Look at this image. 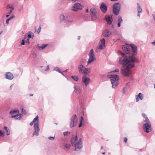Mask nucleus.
I'll return each instance as SVG.
<instances>
[{
  "label": "nucleus",
  "instance_id": "nucleus-1",
  "mask_svg": "<svg viewBox=\"0 0 155 155\" xmlns=\"http://www.w3.org/2000/svg\"><path fill=\"white\" fill-rule=\"evenodd\" d=\"M122 57L119 59V63L122 65L121 73L124 76H128L132 73L131 68L134 65V63H138L139 61L136 58L129 54H126L123 52L119 51Z\"/></svg>",
  "mask_w": 155,
  "mask_h": 155
},
{
  "label": "nucleus",
  "instance_id": "nucleus-2",
  "mask_svg": "<svg viewBox=\"0 0 155 155\" xmlns=\"http://www.w3.org/2000/svg\"><path fill=\"white\" fill-rule=\"evenodd\" d=\"M130 46L131 48V50L130 51V49L127 48V46L124 45L122 47V48L126 53V54H128L130 53V54H132V56L134 57L137 54V47L134 44H131Z\"/></svg>",
  "mask_w": 155,
  "mask_h": 155
},
{
  "label": "nucleus",
  "instance_id": "nucleus-3",
  "mask_svg": "<svg viewBox=\"0 0 155 155\" xmlns=\"http://www.w3.org/2000/svg\"><path fill=\"white\" fill-rule=\"evenodd\" d=\"M77 140L78 137L77 134H76L75 137H71V142L72 145H73V144L74 145V147H75L74 150L78 151L82 148L83 146L81 138H80L77 142L74 144Z\"/></svg>",
  "mask_w": 155,
  "mask_h": 155
},
{
  "label": "nucleus",
  "instance_id": "nucleus-4",
  "mask_svg": "<svg viewBox=\"0 0 155 155\" xmlns=\"http://www.w3.org/2000/svg\"><path fill=\"white\" fill-rule=\"evenodd\" d=\"M32 121L34 123L37 121L36 123H35L34 125L35 131L33 133V135L34 136L35 134L37 136H38L39 135V133L40 130L38 124V115L36 116V117L34 118Z\"/></svg>",
  "mask_w": 155,
  "mask_h": 155
},
{
  "label": "nucleus",
  "instance_id": "nucleus-5",
  "mask_svg": "<svg viewBox=\"0 0 155 155\" xmlns=\"http://www.w3.org/2000/svg\"><path fill=\"white\" fill-rule=\"evenodd\" d=\"M110 78V81L112 85L113 88H116L118 84V80L119 79V77L117 75H113Z\"/></svg>",
  "mask_w": 155,
  "mask_h": 155
},
{
  "label": "nucleus",
  "instance_id": "nucleus-6",
  "mask_svg": "<svg viewBox=\"0 0 155 155\" xmlns=\"http://www.w3.org/2000/svg\"><path fill=\"white\" fill-rule=\"evenodd\" d=\"M78 119L76 115L74 114L71 117L70 126L71 127H76L77 125Z\"/></svg>",
  "mask_w": 155,
  "mask_h": 155
},
{
  "label": "nucleus",
  "instance_id": "nucleus-7",
  "mask_svg": "<svg viewBox=\"0 0 155 155\" xmlns=\"http://www.w3.org/2000/svg\"><path fill=\"white\" fill-rule=\"evenodd\" d=\"M120 8V4L117 3L114 4L113 6V12L116 15L119 14Z\"/></svg>",
  "mask_w": 155,
  "mask_h": 155
},
{
  "label": "nucleus",
  "instance_id": "nucleus-8",
  "mask_svg": "<svg viewBox=\"0 0 155 155\" xmlns=\"http://www.w3.org/2000/svg\"><path fill=\"white\" fill-rule=\"evenodd\" d=\"M89 55V58L88 60L87 61V64H88L91 62H92L95 60V58L94 57V51L93 49L91 50Z\"/></svg>",
  "mask_w": 155,
  "mask_h": 155
},
{
  "label": "nucleus",
  "instance_id": "nucleus-9",
  "mask_svg": "<svg viewBox=\"0 0 155 155\" xmlns=\"http://www.w3.org/2000/svg\"><path fill=\"white\" fill-rule=\"evenodd\" d=\"M143 130L146 133H149L151 130V126L150 123H145L143 126Z\"/></svg>",
  "mask_w": 155,
  "mask_h": 155
},
{
  "label": "nucleus",
  "instance_id": "nucleus-10",
  "mask_svg": "<svg viewBox=\"0 0 155 155\" xmlns=\"http://www.w3.org/2000/svg\"><path fill=\"white\" fill-rule=\"evenodd\" d=\"M83 6L80 3H76L72 6V10L74 11H77L79 10L82 9Z\"/></svg>",
  "mask_w": 155,
  "mask_h": 155
},
{
  "label": "nucleus",
  "instance_id": "nucleus-11",
  "mask_svg": "<svg viewBox=\"0 0 155 155\" xmlns=\"http://www.w3.org/2000/svg\"><path fill=\"white\" fill-rule=\"evenodd\" d=\"M90 15L93 20H95L97 19L96 11L95 8H91L90 10Z\"/></svg>",
  "mask_w": 155,
  "mask_h": 155
},
{
  "label": "nucleus",
  "instance_id": "nucleus-12",
  "mask_svg": "<svg viewBox=\"0 0 155 155\" xmlns=\"http://www.w3.org/2000/svg\"><path fill=\"white\" fill-rule=\"evenodd\" d=\"M111 33L109 29H107L103 31L102 35L104 37L107 38L111 34Z\"/></svg>",
  "mask_w": 155,
  "mask_h": 155
},
{
  "label": "nucleus",
  "instance_id": "nucleus-13",
  "mask_svg": "<svg viewBox=\"0 0 155 155\" xmlns=\"http://www.w3.org/2000/svg\"><path fill=\"white\" fill-rule=\"evenodd\" d=\"M83 82L85 84L86 86L90 83L91 81L90 79L88 78H87L86 76H84L82 78Z\"/></svg>",
  "mask_w": 155,
  "mask_h": 155
},
{
  "label": "nucleus",
  "instance_id": "nucleus-14",
  "mask_svg": "<svg viewBox=\"0 0 155 155\" xmlns=\"http://www.w3.org/2000/svg\"><path fill=\"white\" fill-rule=\"evenodd\" d=\"M5 76L6 78L10 80H12L14 78L13 74L10 72H6Z\"/></svg>",
  "mask_w": 155,
  "mask_h": 155
},
{
  "label": "nucleus",
  "instance_id": "nucleus-15",
  "mask_svg": "<svg viewBox=\"0 0 155 155\" xmlns=\"http://www.w3.org/2000/svg\"><path fill=\"white\" fill-rule=\"evenodd\" d=\"M74 92L77 94H80L81 92V89L80 86L74 85Z\"/></svg>",
  "mask_w": 155,
  "mask_h": 155
},
{
  "label": "nucleus",
  "instance_id": "nucleus-16",
  "mask_svg": "<svg viewBox=\"0 0 155 155\" xmlns=\"http://www.w3.org/2000/svg\"><path fill=\"white\" fill-rule=\"evenodd\" d=\"M113 75H107L103 74L101 75V78L103 81H105L107 80V79L111 78Z\"/></svg>",
  "mask_w": 155,
  "mask_h": 155
},
{
  "label": "nucleus",
  "instance_id": "nucleus-17",
  "mask_svg": "<svg viewBox=\"0 0 155 155\" xmlns=\"http://www.w3.org/2000/svg\"><path fill=\"white\" fill-rule=\"evenodd\" d=\"M100 8L104 13H105L107 11V7L103 3H102L100 6Z\"/></svg>",
  "mask_w": 155,
  "mask_h": 155
},
{
  "label": "nucleus",
  "instance_id": "nucleus-18",
  "mask_svg": "<svg viewBox=\"0 0 155 155\" xmlns=\"http://www.w3.org/2000/svg\"><path fill=\"white\" fill-rule=\"evenodd\" d=\"M143 98V95L141 93H139L136 96V101L138 102L139 100H142Z\"/></svg>",
  "mask_w": 155,
  "mask_h": 155
},
{
  "label": "nucleus",
  "instance_id": "nucleus-19",
  "mask_svg": "<svg viewBox=\"0 0 155 155\" xmlns=\"http://www.w3.org/2000/svg\"><path fill=\"white\" fill-rule=\"evenodd\" d=\"M101 44L99 45L98 47V48L100 49H103V46H105V39L104 38H103L101 40Z\"/></svg>",
  "mask_w": 155,
  "mask_h": 155
},
{
  "label": "nucleus",
  "instance_id": "nucleus-20",
  "mask_svg": "<svg viewBox=\"0 0 155 155\" xmlns=\"http://www.w3.org/2000/svg\"><path fill=\"white\" fill-rule=\"evenodd\" d=\"M22 115L21 114H17L15 115H13L11 116L12 118H15L16 120H20L21 119Z\"/></svg>",
  "mask_w": 155,
  "mask_h": 155
},
{
  "label": "nucleus",
  "instance_id": "nucleus-21",
  "mask_svg": "<svg viewBox=\"0 0 155 155\" xmlns=\"http://www.w3.org/2000/svg\"><path fill=\"white\" fill-rule=\"evenodd\" d=\"M85 68V67L84 65L82 64H80L78 67V71L80 73H82Z\"/></svg>",
  "mask_w": 155,
  "mask_h": 155
},
{
  "label": "nucleus",
  "instance_id": "nucleus-22",
  "mask_svg": "<svg viewBox=\"0 0 155 155\" xmlns=\"http://www.w3.org/2000/svg\"><path fill=\"white\" fill-rule=\"evenodd\" d=\"M105 18L107 23L110 25L112 23V21L110 19V16L109 15H106Z\"/></svg>",
  "mask_w": 155,
  "mask_h": 155
},
{
  "label": "nucleus",
  "instance_id": "nucleus-23",
  "mask_svg": "<svg viewBox=\"0 0 155 155\" xmlns=\"http://www.w3.org/2000/svg\"><path fill=\"white\" fill-rule=\"evenodd\" d=\"M91 72V69L90 68H85L84 71H83L82 74L86 75L90 73Z\"/></svg>",
  "mask_w": 155,
  "mask_h": 155
},
{
  "label": "nucleus",
  "instance_id": "nucleus-24",
  "mask_svg": "<svg viewBox=\"0 0 155 155\" xmlns=\"http://www.w3.org/2000/svg\"><path fill=\"white\" fill-rule=\"evenodd\" d=\"M48 45L47 44H44L42 46H39V45L38 44L37 46V48L38 50L43 49L46 48Z\"/></svg>",
  "mask_w": 155,
  "mask_h": 155
},
{
  "label": "nucleus",
  "instance_id": "nucleus-25",
  "mask_svg": "<svg viewBox=\"0 0 155 155\" xmlns=\"http://www.w3.org/2000/svg\"><path fill=\"white\" fill-rule=\"evenodd\" d=\"M122 19L121 17L119 16L118 18V24L117 26L118 27H119L121 26V24L122 22Z\"/></svg>",
  "mask_w": 155,
  "mask_h": 155
},
{
  "label": "nucleus",
  "instance_id": "nucleus-26",
  "mask_svg": "<svg viewBox=\"0 0 155 155\" xmlns=\"http://www.w3.org/2000/svg\"><path fill=\"white\" fill-rule=\"evenodd\" d=\"M31 32H28V33H29V34H26L25 35V38H26L27 37H28V38L27 39V40L28 41V43H29V38H31Z\"/></svg>",
  "mask_w": 155,
  "mask_h": 155
},
{
  "label": "nucleus",
  "instance_id": "nucleus-27",
  "mask_svg": "<svg viewBox=\"0 0 155 155\" xmlns=\"http://www.w3.org/2000/svg\"><path fill=\"white\" fill-rule=\"evenodd\" d=\"M71 146L70 144L69 143H67V144H64L63 145V148L65 149H69L70 148Z\"/></svg>",
  "mask_w": 155,
  "mask_h": 155
},
{
  "label": "nucleus",
  "instance_id": "nucleus-28",
  "mask_svg": "<svg viewBox=\"0 0 155 155\" xmlns=\"http://www.w3.org/2000/svg\"><path fill=\"white\" fill-rule=\"evenodd\" d=\"M19 113V111L17 109V110H12L10 112V114H16V113H17V114H18Z\"/></svg>",
  "mask_w": 155,
  "mask_h": 155
},
{
  "label": "nucleus",
  "instance_id": "nucleus-29",
  "mask_svg": "<svg viewBox=\"0 0 155 155\" xmlns=\"http://www.w3.org/2000/svg\"><path fill=\"white\" fill-rule=\"evenodd\" d=\"M3 129L5 130L6 132V134L7 135H9L10 134V131L9 129L8 128V127L6 126H5Z\"/></svg>",
  "mask_w": 155,
  "mask_h": 155
},
{
  "label": "nucleus",
  "instance_id": "nucleus-30",
  "mask_svg": "<svg viewBox=\"0 0 155 155\" xmlns=\"http://www.w3.org/2000/svg\"><path fill=\"white\" fill-rule=\"evenodd\" d=\"M137 5H138V7L137 8V12L138 13H140L142 12V8L138 3L137 4Z\"/></svg>",
  "mask_w": 155,
  "mask_h": 155
},
{
  "label": "nucleus",
  "instance_id": "nucleus-31",
  "mask_svg": "<svg viewBox=\"0 0 155 155\" xmlns=\"http://www.w3.org/2000/svg\"><path fill=\"white\" fill-rule=\"evenodd\" d=\"M83 120H84L83 117L82 116L81 117V118H80V123L79 125V127H81L82 126V121Z\"/></svg>",
  "mask_w": 155,
  "mask_h": 155
},
{
  "label": "nucleus",
  "instance_id": "nucleus-32",
  "mask_svg": "<svg viewBox=\"0 0 155 155\" xmlns=\"http://www.w3.org/2000/svg\"><path fill=\"white\" fill-rule=\"evenodd\" d=\"M71 77L75 81H77L78 80V77L76 76H72Z\"/></svg>",
  "mask_w": 155,
  "mask_h": 155
},
{
  "label": "nucleus",
  "instance_id": "nucleus-33",
  "mask_svg": "<svg viewBox=\"0 0 155 155\" xmlns=\"http://www.w3.org/2000/svg\"><path fill=\"white\" fill-rule=\"evenodd\" d=\"M54 70L56 71H58L60 73H61V70L57 67L55 68L54 69Z\"/></svg>",
  "mask_w": 155,
  "mask_h": 155
},
{
  "label": "nucleus",
  "instance_id": "nucleus-34",
  "mask_svg": "<svg viewBox=\"0 0 155 155\" xmlns=\"http://www.w3.org/2000/svg\"><path fill=\"white\" fill-rule=\"evenodd\" d=\"M4 134L5 132L3 131L0 130V136L2 137H4L5 136Z\"/></svg>",
  "mask_w": 155,
  "mask_h": 155
},
{
  "label": "nucleus",
  "instance_id": "nucleus-35",
  "mask_svg": "<svg viewBox=\"0 0 155 155\" xmlns=\"http://www.w3.org/2000/svg\"><path fill=\"white\" fill-rule=\"evenodd\" d=\"M41 26L40 25L39 28H38L37 31V32L38 33V34H39L41 31Z\"/></svg>",
  "mask_w": 155,
  "mask_h": 155
},
{
  "label": "nucleus",
  "instance_id": "nucleus-36",
  "mask_svg": "<svg viewBox=\"0 0 155 155\" xmlns=\"http://www.w3.org/2000/svg\"><path fill=\"white\" fill-rule=\"evenodd\" d=\"M145 118L146 120L144 121V122H145V123H150L147 117Z\"/></svg>",
  "mask_w": 155,
  "mask_h": 155
},
{
  "label": "nucleus",
  "instance_id": "nucleus-37",
  "mask_svg": "<svg viewBox=\"0 0 155 155\" xmlns=\"http://www.w3.org/2000/svg\"><path fill=\"white\" fill-rule=\"evenodd\" d=\"M85 62V61L84 60H81L80 62V64H82L83 65V64H84V63Z\"/></svg>",
  "mask_w": 155,
  "mask_h": 155
},
{
  "label": "nucleus",
  "instance_id": "nucleus-38",
  "mask_svg": "<svg viewBox=\"0 0 155 155\" xmlns=\"http://www.w3.org/2000/svg\"><path fill=\"white\" fill-rule=\"evenodd\" d=\"M10 8L12 9V10L14 9V8L12 6H10V5L9 4L7 6V8Z\"/></svg>",
  "mask_w": 155,
  "mask_h": 155
},
{
  "label": "nucleus",
  "instance_id": "nucleus-39",
  "mask_svg": "<svg viewBox=\"0 0 155 155\" xmlns=\"http://www.w3.org/2000/svg\"><path fill=\"white\" fill-rule=\"evenodd\" d=\"M22 112L23 114H26L25 110L24 108L22 109Z\"/></svg>",
  "mask_w": 155,
  "mask_h": 155
},
{
  "label": "nucleus",
  "instance_id": "nucleus-40",
  "mask_svg": "<svg viewBox=\"0 0 155 155\" xmlns=\"http://www.w3.org/2000/svg\"><path fill=\"white\" fill-rule=\"evenodd\" d=\"M63 134H64V136H66V135H67L68 134H69L70 132H68V131H66V132H64L63 133Z\"/></svg>",
  "mask_w": 155,
  "mask_h": 155
},
{
  "label": "nucleus",
  "instance_id": "nucleus-41",
  "mask_svg": "<svg viewBox=\"0 0 155 155\" xmlns=\"http://www.w3.org/2000/svg\"><path fill=\"white\" fill-rule=\"evenodd\" d=\"M48 139L50 140H53L54 139V137H48Z\"/></svg>",
  "mask_w": 155,
  "mask_h": 155
},
{
  "label": "nucleus",
  "instance_id": "nucleus-42",
  "mask_svg": "<svg viewBox=\"0 0 155 155\" xmlns=\"http://www.w3.org/2000/svg\"><path fill=\"white\" fill-rule=\"evenodd\" d=\"M60 18H61V19H62L63 20H64L65 19V17H64V15H61V16H60Z\"/></svg>",
  "mask_w": 155,
  "mask_h": 155
},
{
  "label": "nucleus",
  "instance_id": "nucleus-43",
  "mask_svg": "<svg viewBox=\"0 0 155 155\" xmlns=\"http://www.w3.org/2000/svg\"><path fill=\"white\" fill-rule=\"evenodd\" d=\"M25 39L22 40V42L21 43V44L22 45H24L25 44Z\"/></svg>",
  "mask_w": 155,
  "mask_h": 155
},
{
  "label": "nucleus",
  "instance_id": "nucleus-44",
  "mask_svg": "<svg viewBox=\"0 0 155 155\" xmlns=\"http://www.w3.org/2000/svg\"><path fill=\"white\" fill-rule=\"evenodd\" d=\"M142 116H143V117H144V118H147V115H146V114H143V113H142Z\"/></svg>",
  "mask_w": 155,
  "mask_h": 155
},
{
  "label": "nucleus",
  "instance_id": "nucleus-45",
  "mask_svg": "<svg viewBox=\"0 0 155 155\" xmlns=\"http://www.w3.org/2000/svg\"><path fill=\"white\" fill-rule=\"evenodd\" d=\"M10 20V19L9 18H8L6 20V22L7 24H8L9 23V21Z\"/></svg>",
  "mask_w": 155,
  "mask_h": 155
},
{
  "label": "nucleus",
  "instance_id": "nucleus-46",
  "mask_svg": "<svg viewBox=\"0 0 155 155\" xmlns=\"http://www.w3.org/2000/svg\"><path fill=\"white\" fill-rule=\"evenodd\" d=\"M72 22V21H68L66 22V23L68 24H70Z\"/></svg>",
  "mask_w": 155,
  "mask_h": 155
},
{
  "label": "nucleus",
  "instance_id": "nucleus-47",
  "mask_svg": "<svg viewBox=\"0 0 155 155\" xmlns=\"http://www.w3.org/2000/svg\"><path fill=\"white\" fill-rule=\"evenodd\" d=\"M15 17V16L14 15H13L11 17L9 18L10 19V20L12 19Z\"/></svg>",
  "mask_w": 155,
  "mask_h": 155
},
{
  "label": "nucleus",
  "instance_id": "nucleus-48",
  "mask_svg": "<svg viewBox=\"0 0 155 155\" xmlns=\"http://www.w3.org/2000/svg\"><path fill=\"white\" fill-rule=\"evenodd\" d=\"M13 84H12V85L10 86V90H12V87H13Z\"/></svg>",
  "mask_w": 155,
  "mask_h": 155
},
{
  "label": "nucleus",
  "instance_id": "nucleus-49",
  "mask_svg": "<svg viewBox=\"0 0 155 155\" xmlns=\"http://www.w3.org/2000/svg\"><path fill=\"white\" fill-rule=\"evenodd\" d=\"M34 123V122H33V121H32L30 124V125L31 126L33 125V124Z\"/></svg>",
  "mask_w": 155,
  "mask_h": 155
},
{
  "label": "nucleus",
  "instance_id": "nucleus-50",
  "mask_svg": "<svg viewBox=\"0 0 155 155\" xmlns=\"http://www.w3.org/2000/svg\"><path fill=\"white\" fill-rule=\"evenodd\" d=\"M127 141V138L126 137L124 138V142L125 143H126Z\"/></svg>",
  "mask_w": 155,
  "mask_h": 155
},
{
  "label": "nucleus",
  "instance_id": "nucleus-51",
  "mask_svg": "<svg viewBox=\"0 0 155 155\" xmlns=\"http://www.w3.org/2000/svg\"><path fill=\"white\" fill-rule=\"evenodd\" d=\"M49 70V65H48L47 66V68L45 69V70L46 71H47V70Z\"/></svg>",
  "mask_w": 155,
  "mask_h": 155
},
{
  "label": "nucleus",
  "instance_id": "nucleus-52",
  "mask_svg": "<svg viewBox=\"0 0 155 155\" xmlns=\"http://www.w3.org/2000/svg\"><path fill=\"white\" fill-rule=\"evenodd\" d=\"M114 71L118 72L119 71V69H116Z\"/></svg>",
  "mask_w": 155,
  "mask_h": 155
},
{
  "label": "nucleus",
  "instance_id": "nucleus-53",
  "mask_svg": "<svg viewBox=\"0 0 155 155\" xmlns=\"http://www.w3.org/2000/svg\"><path fill=\"white\" fill-rule=\"evenodd\" d=\"M64 72V71H61V74L63 75V76H64V75L63 73V72Z\"/></svg>",
  "mask_w": 155,
  "mask_h": 155
},
{
  "label": "nucleus",
  "instance_id": "nucleus-54",
  "mask_svg": "<svg viewBox=\"0 0 155 155\" xmlns=\"http://www.w3.org/2000/svg\"><path fill=\"white\" fill-rule=\"evenodd\" d=\"M80 38H81V37H80V36H78V40H79V39H80Z\"/></svg>",
  "mask_w": 155,
  "mask_h": 155
},
{
  "label": "nucleus",
  "instance_id": "nucleus-55",
  "mask_svg": "<svg viewBox=\"0 0 155 155\" xmlns=\"http://www.w3.org/2000/svg\"><path fill=\"white\" fill-rule=\"evenodd\" d=\"M152 44L155 45V41L152 42Z\"/></svg>",
  "mask_w": 155,
  "mask_h": 155
},
{
  "label": "nucleus",
  "instance_id": "nucleus-56",
  "mask_svg": "<svg viewBox=\"0 0 155 155\" xmlns=\"http://www.w3.org/2000/svg\"><path fill=\"white\" fill-rule=\"evenodd\" d=\"M12 10H11L9 12V14H10L12 12Z\"/></svg>",
  "mask_w": 155,
  "mask_h": 155
},
{
  "label": "nucleus",
  "instance_id": "nucleus-57",
  "mask_svg": "<svg viewBox=\"0 0 155 155\" xmlns=\"http://www.w3.org/2000/svg\"><path fill=\"white\" fill-rule=\"evenodd\" d=\"M86 12L87 13L88 12V9H87L86 10Z\"/></svg>",
  "mask_w": 155,
  "mask_h": 155
},
{
  "label": "nucleus",
  "instance_id": "nucleus-58",
  "mask_svg": "<svg viewBox=\"0 0 155 155\" xmlns=\"http://www.w3.org/2000/svg\"><path fill=\"white\" fill-rule=\"evenodd\" d=\"M76 0H72V1L73 2H75Z\"/></svg>",
  "mask_w": 155,
  "mask_h": 155
},
{
  "label": "nucleus",
  "instance_id": "nucleus-59",
  "mask_svg": "<svg viewBox=\"0 0 155 155\" xmlns=\"http://www.w3.org/2000/svg\"><path fill=\"white\" fill-rule=\"evenodd\" d=\"M33 94H30V96H33Z\"/></svg>",
  "mask_w": 155,
  "mask_h": 155
},
{
  "label": "nucleus",
  "instance_id": "nucleus-60",
  "mask_svg": "<svg viewBox=\"0 0 155 155\" xmlns=\"http://www.w3.org/2000/svg\"><path fill=\"white\" fill-rule=\"evenodd\" d=\"M101 149H103V146H101Z\"/></svg>",
  "mask_w": 155,
  "mask_h": 155
},
{
  "label": "nucleus",
  "instance_id": "nucleus-61",
  "mask_svg": "<svg viewBox=\"0 0 155 155\" xmlns=\"http://www.w3.org/2000/svg\"><path fill=\"white\" fill-rule=\"evenodd\" d=\"M3 32V31H2L0 32V35Z\"/></svg>",
  "mask_w": 155,
  "mask_h": 155
},
{
  "label": "nucleus",
  "instance_id": "nucleus-62",
  "mask_svg": "<svg viewBox=\"0 0 155 155\" xmlns=\"http://www.w3.org/2000/svg\"><path fill=\"white\" fill-rule=\"evenodd\" d=\"M68 71V69H66L64 71V72H67Z\"/></svg>",
  "mask_w": 155,
  "mask_h": 155
},
{
  "label": "nucleus",
  "instance_id": "nucleus-63",
  "mask_svg": "<svg viewBox=\"0 0 155 155\" xmlns=\"http://www.w3.org/2000/svg\"><path fill=\"white\" fill-rule=\"evenodd\" d=\"M9 15H6V17H9Z\"/></svg>",
  "mask_w": 155,
  "mask_h": 155
},
{
  "label": "nucleus",
  "instance_id": "nucleus-64",
  "mask_svg": "<svg viewBox=\"0 0 155 155\" xmlns=\"http://www.w3.org/2000/svg\"><path fill=\"white\" fill-rule=\"evenodd\" d=\"M153 19L155 20V15L153 16Z\"/></svg>",
  "mask_w": 155,
  "mask_h": 155
}]
</instances>
